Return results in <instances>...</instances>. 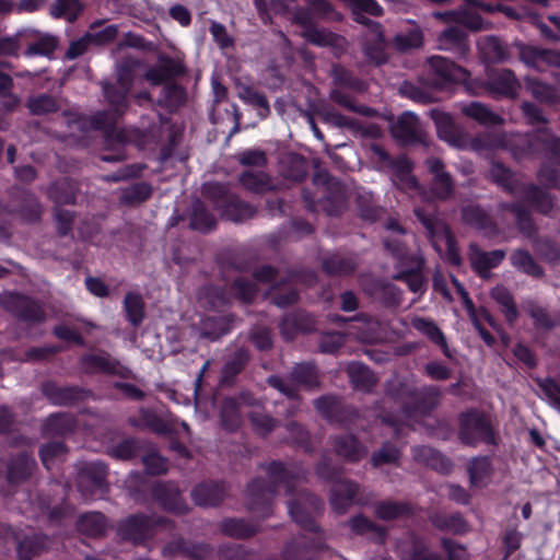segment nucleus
<instances>
[{
	"label": "nucleus",
	"mask_w": 560,
	"mask_h": 560,
	"mask_svg": "<svg viewBox=\"0 0 560 560\" xmlns=\"http://www.w3.org/2000/svg\"><path fill=\"white\" fill-rule=\"evenodd\" d=\"M219 528L224 535L234 539H247L260 530L258 525L236 517L224 518L220 522Z\"/></svg>",
	"instance_id": "nucleus-44"
},
{
	"label": "nucleus",
	"mask_w": 560,
	"mask_h": 560,
	"mask_svg": "<svg viewBox=\"0 0 560 560\" xmlns=\"http://www.w3.org/2000/svg\"><path fill=\"white\" fill-rule=\"evenodd\" d=\"M404 560H444L442 555L430 548L427 541L415 535H410V548Z\"/></svg>",
	"instance_id": "nucleus-63"
},
{
	"label": "nucleus",
	"mask_w": 560,
	"mask_h": 560,
	"mask_svg": "<svg viewBox=\"0 0 560 560\" xmlns=\"http://www.w3.org/2000/svg\"><path fill=\"white\" fill-rule=\"evenodd\" d=\"M504 257L505 252L503 249L485 252L476 243H470L468 246L470 266L482 279H489L491 276L490 270L500 265Z\"/></svg>",
	"instance_id": "nucleus-20"
},
{
	"label": "nucleus",
	"mask_w": 560,
	"mask_h": 560,
	"mask_svg": "<svg viewBox=\"0 0 560 560\" xmlns=\"http://www.w3.org/2000/svg\"><path fill=\"white\" fill-rule=\"evenodd\" d=\"M428 63L431 71L443 82L463 83L468 85V79L470 77L469 71L456 65L454 61L442 56H432L428 59Z\"/></svg>",
	"instance_id": "nucleus-25"
},
{
	"label": "nucleus",
	"mask_w": 560,
	"mask_h": 560,
	"mask_svg": "<svg viewBox=\"0 0 560 560\" xmlns=\"http://www.w3.org/2000/svg\"><path fill=\"white\" fill-rule=\"evenodd\" d=\"M268 476V482L261 478L253 479L246 489L245 504L247 510L257 517L265 520L272 514V501L280 486L284 487L287 494H292L300 481L307 479L306 469H290L282 462L261 464Z\"/></svg>",
	"instance_id": "nucleus-1"
},
{
	"label": "nucleus",
	"mask_w": 560,
	"mask_h": 560,
	"mask_svg": "<svg viewBox=\"0 0 560 560\" xmlns=\"http://www.w3.org/2000/svg\"><path fill=\"white\" fill-rule=\"evenodd\" d=\"M315 537L306 534L294 536L283 548L285 560H317L327 549L324 533H315Z\"/></svg>",
	"instance_id": "nucleus-15"
},
{
	"label": "nucleus",
	"mask_w": 560,
	"mask_h": 560,
	"mask_svg": "<svg viewBox=\"0 0 560 560\" xmlns=\"http://www.w3.org/2000/svg\"><path fill=\"white\" fill-rule=\"evenodd\" d=\"M107 466L101 462L84 463L78 471L77 487L85 500L102 498L108 492Z\"/></svg>",
	"instance_id": "nucleus-10"
},
{
	"label": "nucleus",
	"mask_w": 560,
	"mask_h": 560,
	"mask_svg": "<svg viewBox=\"0 0 560 560\" xmlns=\"http://www.w3.org/2000/svg\"><path fill=\"white\" fill-rule=\"evenodd\" d=\"M525 199L542 214H549L555 207L552 196L536 185L526 187Z\"/></svg>",
	"instance_id": "nucleus-64"
},
{
	"label": "nucleus",
	"mask_w": 560,
	"mask_h": 560,
	"mask_svg": "<svg viewBox=\"0 0 560 560\" xmlns=\"http://www.w3.org/2000/svg\"><path fill=\"white\" fill-rule=\"evenodd\" d=\"M366 149L373 154L377 168L390 173V180L397 189L419 192L423 190L413 174L415 164L406 154L392 158L383 145L375 142L369 143Z\"/></svg>",
	"instance_id": "nucleus-4"
},
{
	"label": "nucleus",
	"mask_w": 560,
	"mask_h": 560,
	"mask_svg": "<svg viewBox=\"0 0 560 560\" xmlns=\"http://www.w3.org/2000/svg\"><path fill=\"white\" fill-rule=\"evenodd\" d=\"M128 423L138 429H148L160 435H167L172 433V427L155 411L148 408L139 409V418L130 417Z\"/></svg>",
	"instance_id": "nucleus-38"
},
{
	"label": "nucleus",
	"mask_w": 560,
	"mask_h": 560,
	"mask_svg": "<svg viewBox=\"0 0 560 560\" xmlns=\"http://www.w3.org/2000/svg\"><path fill=\"white\" fill-rule=\"evenodd\" d=\"M517 49L518 58L537 71H545V66L560 69V50L542 49L524 44L517 45Z\"/></svg>",
	"instance_id": "nucleus-19"
},
{
	"label": "nucleus",
	"mask_w": 560,
	"mask_h": 560,
	"mask_svg": "<svg viewBox=\"0 0 560 560\" xmlns=\"http://www.w3.org/2000/svg\"><path fill=\"white\" fill-rule=\"evenodd\" d=\"M291 380L300 386H303L307 389L319 388V375L317 368L312 362H301L294 364V366L290 371Z\"/></svg>",
	"instance_id": "nucleus-48"
},
{
	"label": "nucleus",
	"mask_w": 560,
	"mask_h": 560,
	"mask_svg": "<svg viewBox=\"0 0 560 560\" xmlns=\"http://www.w3.org/2000/svg\"><path fill=\"white\" fill-rule=\"evenodd\" d=\"M308 164L304 156L288 152L279 159V174L289 180L301 182L307 176Z\"/></svg>",
	"instance_id": "nucleus-36"
},
{
	"label": "nucleus",
	"mask_w": 560,
	"mask_h": 560,
	"mask_svg": "<svg viewBox=\"0 0 560 560\" xmlns=\"http://www.w3.org/2000/svg\"><path fill=\"white\" fill-rule=\"evenodd\" d=\"M42 394L55 406H72L85 397V390L79 386H61L54 381L40 385Z\"/></svg>",
	"instance_id": "nucleus-21"
},
{
	"label": "nucleus",
	"mask_w": 560,
	"mask_h": 560,
	"mask_svg": "<svg viewBox=\"0 0 560 560\" xmlns=\"http://www.w3.org/2000/svg\"><path fill=\"white\" fill-rule=\"evenodd\" d=\"M294 497L288 501V511L292 520L304 530L323 532L315 522V516L324 511V501L306 489L293 491Z\"/></svg>",
	"instance_id": "nucleus-6"
},
{
	"label": "nucleus",
	"mask_w": 560,
	"mask_h": 560,
	"mask_svg": "<svg viewBox=\"0 0 560 560\" xmlns=\"http://www.w3.org/2000/svg\"><path fill=\"white\" fill-rule=\"evenodd\" d=\"M429 116L435 124L438 137L453 148L470 149L483 158H489L495 150L505 148L503 133L485 131L470 139L467 132L455 124L451 114L433 108Z\"/></svg>",
	"instance_id": "nucleus-2"
},
{
	"label": "nucleus",
	"mask_w": 560,
	"mask_h": 560,
	"mask_svg": "<svg viewBox=\"0 0 560 560\" xmlns=\"http://www.w3.org/2000/svg\"><path fill=\"white\" fill-rule=\"evenodd\" d=\"M77 419L70 412H56L48 416L42 424L44 436H66L74 431Z\"/></svg>",
	"instance_id": "nucleus-37"
},
{
	"label": "nucleus",
	"mask_w": 560,
	"mask_h": 560,
	"mask_svg": "<svg viewBox=\"0 0 560 560\" xmlns=\"http://www.w3.org/2000/svg\"><path fill=\"white\" fill-rule=\"evenodd\" d=\"M228 497V487L224 482L206 481L191 490L192 501L203 508L217 506Z\"/></svg>",
	"instance_id": "nucleus-27"
},
{
	"label": "nucleus",
	"mask_w": 560,
	"mask_h": 560,
	"mask_svg": "<svg viewBox=\"0 0 560 560\" xmlns=\"http://www.w3.org/2000/svg\"><path fill=\"white\" fill-rule=\"evenodd\" d=\"M80 368L86 374L115 375L120 378H133V372L118 359L105 350L83 354L79 360Z\"/></svg>",
	"instance_id": "nucleus-13"
},
{
	"label": "nucleus",
	"mask_w": 560,
	"mask_h": 560,
	"mask_svg": "<svg viewBox=\"0 0 560 560\" xmlns=\"http://www.w3.org/2000/svg\"><path fill=\"white\" fill-rule=\"evenodd\" d=\"M0 306L19 322L38 325L46 320V313L37 300L18 292L0 294Z\"/></svg>",
	"instance_id": "nucleus-8"
},
{
	"label": "nucleus",
	"mask_w": 560,
	"mask_h": 560,
	"mask_svg": "<svg viewBox=\"0 0 560 560\" xmlns=\"http://www.w3.org/2000/svg\"><path fill=\"white\" fill-rule=\"evenodd\" d=\"M249 359L250 355L248 350L245 348H238L224 363L221 371V383L232 384L235 376L245 369Z\"/></svg>",
	"instance_id": "nucleus-55"
},
{
	"label": "nucleus",
	"mask_w": 560,
	"mask_h": 560,
	"mask_svg": "<svg viewBox=\"0 0 560 560\" xmlns=\"http://www.w3.org/2000/svg\"><path fill=\"white\" fill-rule=\"evenodd\" d=\"M525 88L538 102L560 105V92L555 85L545 83L536 78H526Z\"/></svg>",
	"instance_id": "nucleus-45"
},
{
	"label": "nucleus",
	"mask_w": 560,
	"mask_h": 560,
	"mask_svg": "<svg viewBox=\"0 0 560 560\" xmlns=\"http://www.w3.org/2000/svg\"><path fill=\"white\" fill-rule=\"evenodd\" d=\"M152 497L160 505L176 514H186L189 511L177 486L172 482H156L152 487Z\"/></svg>",
	"instance_id": "nucleus-23"
},
{
	"label": "nucleus",
	"mask_w": 560,
	"mask_h": 560,
	"mask_svg": "<svg viewBox=\"0 0 560 560\" xmlns=\"http://www.w3.org/2000/svg\"><path fill=\"white\" fill-rule=\"evenodd\" d=\"M329 75L332 83L337 86L336 89L346 88L357 93H364L368 90L365 81L355 77L352 71L340 63L331 65Z\"/></svg>",
	"instance_id": "nucleus-42"
},
{
	"label": "nucleus",
	"mask_w": 560,
	"mask_h": 560,
	"mask_svg": "<svg viewBox=\"0 0 560 560\" xmlns=\"http://www.w3.org/2000/svg\"><path fill=\"white\" fill-rule=\"evenodd\" d=\"M375 515L383 521H393L413 514V508L406 501L385 500L374 509Z\"/></svg>",
	"instance_id": "nucleus-51"
},
{
	"label": "nucleus",
	"mask_w": 560,
	"mask_h": 560,
	"mask_svg": "<svg viewBox=\"0 0 560 560\" xmlns=\"http://www.w3.org/2000/svg\"><path fill=\"white\" fill-rule=\"evenodd\" d=\"M8 213L28 225H38L43 221L45 207L40 199L31 190L13 187L7 206L0 207Z\"/></svg>",
	"instance_id": "nucleus-9"
},
{
	"label": "nucleus",
	"mask_w": 560,
	"mask_h": 560,
	"mask_svg": "<svg viewBox=\"0 0 560 560\" xmlns=\"http://www.w3.org/2000/svg\"><path fill=\"white\" fill-rule=\"evenodd\" d=\"M438 47L455 58H464L469 51L467 33L459 27L451 26L438 36Z\"/></svg>",
	"instance_id": "nucleus-29"
},
{
	"label": "nucleus",
	"mask_w": 560,
	"mask_h": 560,
	"mask_svg": "<svg viewBox=\"0 0 560 560\" xmlns=\"http://www.w3.org/2000/svg\"><path fill=\"white\" fill-rule=\"evenodd\" d=\"M460 112L466 117L476 120L480 125L498 126L503 124L504 119L491 110L489 106L481 102H470L460 107Z\"/></svg>",
	"instance_id": "nucleus-43"
},
{
	"label": "nucleus",
	"mask_w": 560,
	"mask_h": 560,
	"mask_svg": "<svg viewBox=\"0 0 560 560\" xmlns=\"http://www.w3.org/2000/svg\"><path fill=\"white\" fill-rule=\"evenodd\" d=\"M221 217L234 223H242L253 219L257 214V208L242 200L236 195L228 197L226 201L219 206Z\"/></svg>",
	"instance_id": "nucleus-33"
},
{
	"label": "nucleus",
	"mask_w": 560,
	"mask_h": 560,
	"mask_svg": "<svg viewBox=\"0 0 560 560\" xmlns=\"http://www.w3.org/2000/svg\"><path fill=\"white\" fill-rule=\"evenodd\" d=\"M232 315L209 316L201 320L200 338L217 341L228 334L233 324Z\"/></svg>",
	"instance_id": "nucleus-41"
},
{
	"label": "nucleus",
	"mask_w": 560,
	"mask_h": 560,
	"mask_svg": "<svg viewBox=\"0 0 560 560\" xmlns=\"http://www.w3.org/2000/svg\"><path fill=\"white\" fill-rule=\"evenodd\" d=\"M328 98L334 104L364 117H376L378 112L370 106L358 104L355 98L341 91V89H331Z\"/></svg>",
	"instance_id": "nucleus-49"
},
{
	"label": "nucleus",
	"mask_w": 560,
	"mask_h": 560,
	"mask_svg": "<svg viewBox=\"0 0 560 560\" xmlns=\"http://www.w3.org/2000/svg\"><path fill=\"white\" fill-rule=\"evenodd\" d=\"M120 117H122V115L117 114L113 109L100 110L80 122L85 124L88 121L92 129L103 131L107 145L114 142L124 144L129 141V136L125 129L116 128V122Z\"/></svg>",
	"instance_id": "nucleus-16"
},
{
	"label": "nucleus",
	"mask_w": 560,
	"mask_h": 560,
	"mask_svg": "<svg viewBox=\"0 0 560 560\" xmlns=\"http://www.w3.org/2000/svg\"><path fill=\"white\" fill-rule=\"evenodd\" d=\"M485 86L489 93L513 98L517 95L521 83L512 70L500 69L489 77Z\"/></svg>",
	"instance_id": "nucleus-30"
},
{
	"label": "nucleus",
	"mask_w": 560,
	"mask_h": 560,
	"mask_svg": "<svg viewBox=\"0 0 560 560\" xmlns=\"http://www.w3.org/2000/svg\"><path fill=\"white\" fill-rule=\"evenodd\" d=\"M541 129L532 133H512L505 137V148L517 161L525 160L539 152Z\"/></svg>",
	"instance_id": "nucleus-22"
},
{
	"label": "nucleus",
	"mask_w": 560,
	"mask_h": 560,
	"mask_svg": "<svg viewBox=\"0 0 560 560\" xmlns=\"http://www.w3.org/2000/svg\"><path fill=\"white\" fill-rule=\"evenodd\" d=\"M36 467L35 459L26 452H21L8 464V481L10 483H20L27 480Z\"/></svg>",
	"instance_id": "nucleus-40"
},
{
	"label": "nucleus",
	"mask_w": 560,
	"mask_h": 560,
	"mask_svg": "<svg viewBox=\"0 0 560 560\" xmlns=\"http://www.w3.org/2000/svg\"><path fill=\"white\" fill-rule=\"evenodd\" d=\"M77 529L89 537H101L106 534L107 521L101 512H88L77 521Z\"/></svg>",
	"instance_id": "nucleus-47"
},
{
	"label": "nucleus",
	"mask_w": 560,
	"mask_h": 560,
	"mask_svg": "<svg viewBox=\"0 0 560 560\" xmlns=\"http://www.w3.org/2000/svg\"><path fill=\"white\" fill-rule=\"evenodd\" d=\"M238 182L246 190L258 195L278 191L281 188V183L264 171H243L238 175Z\"/></svg>",
	"instance_id": "nucleus-28"
},
{
	"label": "nucleus",
	"mask_w": 560,
	"mask_h": 560,
	"mask_svg": "<svg viewBox=\"0 0 560 560\" xmlns=\"http://www.w3.org/2000/svg\"><path fill=\"white\" fill-rule=\"evenodd\" d=\"M360 486L348 478L336 480L329 491V504L338 515L345 514L354 503Z\"/></svg>",
	"instance_id": "nucleus-18"
},
{
	"label": "nucleus",
	"mask_w": 560,
	"mask_h": 560,
	"mask_svg": "<svg viewBox=\"0 0 560 560\" xmlns=\"http://www.w3.org/2000/svg\"><path fill=\"white\" fill-rule=\"evenodd\" d=\"M412 326L418 331L424 334L433 343L439 346L445 357L452 358V353L447 346L446 338L434 322L425 318H416L412 322Z\"/></svg>",
	"instance_id": "nucleus-58"
},
{
	"label": "nucleus",
	"mask_w": 560,
	"mask_h": 560,
	"mask_svg": "<svg viewBox=\"0 0 560 560\" xmlns=\"http://www.w3.org/2000/svg\"><path fill=\"white\" fill-rule=\"evenodd\" d=\"M347 375L353 388L362 392H371L377 384V376L363 363L351 362L346 369Z\"/></svg>",
	"instance_id": "nucleus-39"
},
{
	"label": "nucleus",
	"mask_w": 560,
	"mask_h": 560,
	"mask_svg": "<svg viewBox=\"0 0 560 560\" xmlns=\"http://www.w3.org/2000/svg\"><path fill=\"white\" fill-rule=\"evenodd\" d=\"M184 73L185 67L179 60L161 57L159 65L150 68L144 77L151 84L160 85Z\"/></svg>",
	"instance_id": "nucleus-34"
},
{
	"label": "nucleus",
	"mask_w": 560,
	"mask_h": 560,
	"mask_svg": "<svg viewBox=\"0 0 560 560\" xmlns=\"http://www.w3.org/2000/svg\"><path fill=\"white\" fill-rule=\"evenodd\" d=\"M460 214L465 224L482 232L487 236H494L499 233L495 222L479 205H467L463 207Z\"/></svg>",
	"instance_id": "nucleus-31"
},
{
	"label": "nucleus",
	"mask_w": 560,
	"mask_h": 560,
	"mask_svg": "<svg viewBox=\"0 0 560 560\" xmlns=\"http://www.w3.org/2000/svg\"><path fill=\"white\" fill-rule=\"evenodd\" d=\"M331 444L334 453L349 464L360 463L369 455L368 446L353 433L337 434Z\"/></svg>",
	"instance_id": "nucleus-17"
},
{
	"label": "nucleus",
	"mask_w": 560,
	"mask_h": 560,
	"mask_svg": "<svg viewBox=\"0 0 560 560\" xmlns=\"http://www.w3.org/2000/svg\"><path fill=\"white\" fill-rule=\"evenodd\" d=\"M301 35L305 40L316 46L345 49L346 38L343 36L326 28H319L316 25L308 31H302Z\"/></svg>",
	"instance_id": "nucleus-46"
},
{
	"label": "nucleus",
	"mask_w": 560,
	"mask_h": 560,
	"mask_svg": "<svg viewBox=\"0 0 560 560\" xmlns=\"http://www.w3.org/2000/svg\"><path fill=\"white\" fill-rule=\"evenodd\" d=\"M25 107L33 116H47L57 113L61 108V104L56 96L40 93L27 97Z\"/></svg>",
	"instance_id": "nucleus-50"
},
{
	"label": "nucleus",
	"mask_w": 560,
	"mask_h": 560,
	"mask_svg": "<svg viewBox=\"0 0 560 560\" xmlns=\"http://www.w3.org/2000/svg\"><path fill=\"white\" fill-rule=\"evenodd\" d=\"M539 152L544 161L537 172L538 180L547 187L560 189V137L541 128Z\"/></svg>",
	"instance_id": "nucleus-7"
},
{
	"label": "nucleus",
	"mask_w": 560,
	"mask_h": 560,
	"mask_svg": "<svg viewBox=\"0 0 560 560\" xmlns=\"http://www.w3.org/2000/svg\"><path fill=\"white\" fill-rule=\"evenodd\" d=\"M320 266L323 271L330 277H345L355 271L358 260L353 255L334 253L324 257L320 261Z\"/></svg>",
	"instance_id": "nucleus-35"
},
{
	"label": "nucleus",
	"mask_w": 560,
	"mask_h": 560,
	"mask_svg": "<svg viewBox=\"0 0 560 560\" xmlns=\"http://www.w3.org/2000/svg\"><path fill=\"white\" fill-rule=\"evenodd\" d=\"M458 439L468 446H476L480 442L497 445L495 430L490 417L475 408L459 413Z\"/></svg>",
	"instance_id": "nucleus-5"
},
{
	"label": "nucleus",
	"mask_w": 560,
	"mask_h": 560,
	"mask_svg": "<svg viewBox=\"0 0 560 560\" xmlns=\"http://www.w3.org/2000/svg\"><path fill=\"white\" fill-rule=\"evenodd\" d=\"M431 524L439 530L451 532L456 535L465 534L468 524L460 513H434L430 516Z\"/></svg>",
	"instance_id": "nucleus-56"
},
{
	"label": "nucleus",
	"mask_w": 560,
	"mask_h": 560,
	"mask_svg": "<svg viewBox=\"0 0 560 560\" xmlns=\"http://www.w3.org/2000/svg\"><path fill=\"white\" fill-rule=\"evenodd\" d=\"M237 95L245 103L258 108V115L266 118L270 114V105L264 93L246 84L237 85Z\"/></svg>",
	"instance_id": "nucleus-62"
},
{
	"label": "nucleus",
	"mask_w": 560,
	"mask_h": 560,
	"mask_svg": "<svg viewBox=\"0 0 560 560\" xmlns=\"http://www.w3.org/2000/svg\"><path fill=\"white\" fill-rule=\"evenodd\" d=\"M153 192V188L145 182H139L121 189L119 202L124 206L135 207L147 201Z\"/></svg>",
	"instance_id": "nucleus-59"
},
{
	"label": "nucleus",
	"mask_w": 560,
	"mask_h": 560,
	"mask_svg": "<svg viewBox=\"0 0 560 560\" xmlns=\"http://www.w3.org/2000/svg\"><path fill=\"white\" fill-rule=\"evenodd\" d=\"M124 310L128 322L139 327L145 317V303L139 293L128 292L124 299Z\"/></svg>",
	"instance_id": "nucleus-61"
},
{
	"label": "nucleus",
	"mask_w": 560,
	"mask_h": 560,
	"mask_svg": "<svg viewBox=\"0 0 560 560\" xmlns=\"http://www.w3.org/2000/svg\"><path fill=\"white\" fill-rule=\"evenodd\" d=\"M392 138L400 145H429L428 133L422 129L420 120L412 112H404L390 125Z\"/></svg>",
	"instance_id": "nucleus-14"
},
{
	"label": "nucleus",
	"mask_w": 560,
	"mask_h": 560,
	"mask_svg": "<svg viewBox=\"0 0 560 560\" xmlns=\"http://www.w3.org/2000/svg\"><path fill=\"white\" fill-rule=\"evenodd\" d=\"M315 113L325 124L332 126L335 128L347 129L351 132L353 128H355L357 118L343 115L335 107H316Z\"/></svg>",
	"instance_id": "nucleus-60"
},
{
	"label": "nucleus",
	"mask_w": 560,
	"mask_h": 560,
	"mask_svg": "<svg viewBox=\"0 0 560 560\" xmlns=\"http://www.w3.org/2000/svg\"><path fill=\"white\" fill-rule=\"evenodd\" d=\"M220 419L223 428L229 432H235L241 428L243 416L236 397H226L222 400Z\"/></svg>",
	"instance_id": "nucleus-52"
},
{
	"label": "nucleus",
	"mask_w": 560,
	"mask_h": 560,
	"mask_svg": "<svg viewBox=\"0 0 560 560\" xmlns=\"http://www.w3.org/2000/svg\"><path fill=\"white\" fill-rule=\"evenodd\" d=\"M187 220L190 230L202 234L210 233L217 228L215 215L199 198L192 199Z\"/></svg>",
	"instance_id": "nucleus-32"
},
{
	"label": "nucleus",
	"mask_w": 560,
	"mask_h": 560,
	"mask_svg": "<svg viewBox=\"0 0 560 560\" xmlns=\"http://www.w3.org/2000/svg\"><path fill=\"white\" fill-rule=\"evenodd\" d=\"M315 187L313 194L310 189L302 190V200L307 211L317 213L323 211L326 215L339 218L349 209V192L346 185L327 170L317 168L312 176Z\"/></svg>",
	"instance_id": "nucleus-3"
},
{
	"label": "nucleus",
	"mask_w": 560,
	"mask_h": 560,
	"mask_svg": "<svg viewBox=\"0 0 560 560\" xmlns=\"http://www.w3.org/2000/svg\"><path fill=\"white\" fill-rule=\"evenodd\" d=\"M401 395L412 399V402H406L401 408L402 413L407 418H411L416 415L429 416L440 406L443 396L441 389L433 385L418 389L401 384Z\"/></svg>",
	"instance_id": "nucleus-11"
},
{
	"label": "nucleus",
	"mask_w": 560,
	"mask_h": 560,
	"mask_svg": "<svg viewBox=\"0 0 560 560\" xmlns=\"http://www.w3.org/2000/svg\"><path fill=\"white\" fill-rule=\"evenodd\" d=\"M431 179L429 192L433 200L450 201L455 196L456 182L453 175L446 170L444 161L438 156H429L424 160Z\"/></svg>",
	"instance_id": "nucleus-12"
},
{
	"label": "nucleus",
	"mask_w": 560,
	"mask_h": 560,
	"mask_svg": "<svg viewBox=\"0 0 560 560\" xmlns=\"http://www.w3.org/2000/svg\"><path fill=\"white\" fill-rule=\"evenodd\" d=\"M80 191L79 183L72 178L65 177L51 183L46 188L47 198L54 203L52 207L74 206Z\"/></svg>",
	"instance_id": "nucleus-26"
},
{
	"label": "nucleus",
	"mask_w": 560,
	"mask_h": 560,
	"mask_svg": "<svg viewBox=\"0 0 560 560\" xmlns=\"http://www.w3.org/2000/svg\"><path fill=\"white\" fill-rule=\"evenodd\" d=\"M130 89L118 83H103V94L110 109L117 114L125 115L128 110L127 95Z\"/></svg>",
	"instance_id": "nucleus-54"
},
{
	"label": "nucleus",
	"mask_w": 560,
	"mask_h": 560,
	"mask_svg": "<svg viewBox=\"0 0 560 560\" xmlns=\"http://www.w3.org/2000/svg\"><path fill=\"white\" fill-rule=\"evenodd\" d=\"M247 418L253 432L262 438L268 436L279 425V421L266 410L265 405L257 410H248Z\"/></svg>",
	"instance_id": "nucleus-53"
},
{
	"label": "nucleus",
	"mask_w": 560,
	"mask_h": 560,
	"mask_svg": "<svg viewBox=\"0 0 560 560\" xmlns=\"http://www.w3.org/2000/svg\"><path fill=\"white\" fill-rule=\"evenodd\" d=\"M152 527L153 521L149 516L136 514L119 524L118 534L124 540L140 544L150 537Z\"/></svg>",
	"instance_id": "nucleus-24"
},
{
	"label": "nucleus",
	"mask_w": 560,
	"mask_h": 560,
	"mask_svg": "<svg viewBox=\"0 0 560 560\" xmlns=\"http://www.w3.org/2000/svg\"><path fill=\"white\" fill-rule=\"evenodd\" d=\"M386 40L381 24H375V34L372 40H366L363 47L364 55L374 65L380 66L386 63L388 56L385 52Z\"/></svg>",
	"instance_id": "nucleus-57"
}]
</instances>
